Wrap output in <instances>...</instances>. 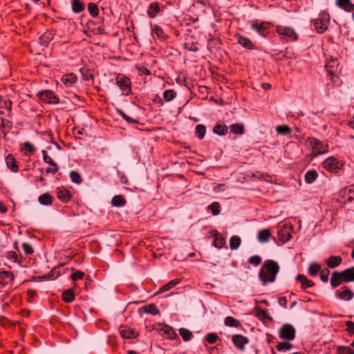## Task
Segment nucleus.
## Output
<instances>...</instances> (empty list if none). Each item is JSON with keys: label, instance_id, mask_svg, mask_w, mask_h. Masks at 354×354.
<instances>
[{"label": "nucleus", "instance_id": "f257e3e1", "mask_svg": "<svg viewBox=\"0 0 354 354\" xmlns=\"http://www.w3.org/2000/svg\"><path fill=\"white\" fill-rule=\"evenodd\" d=\"M280 270L279 263L272 259L266 260L259 271V279L263 286L275 281Z\"/></svg>", "mask_w": 354, "mask_h": 354}, {"label": "nucleus", "instance_id": "f03ea898", "mask_svg": "<svg viewBox=\"0 0 354 354\" xmlns=\"http://www.w3.org/2000/svg\"><path fill=\"white\" fill-rule=\"evenodd\" d=\"M330 19L329 13L323 10L319 13V18L312 19L314 28L317 33L322 34L328 30Z\"/></svg>", "mask_w": 354, "mask_h": 354}, {"label": "nucleus", "instance_id": "7ed1b4c3", "mask_svg": "<svg viewBox=\"0 0 354 354\" xmlns=\"http://www.w3.org/2000/svg\"><path fill=\"white\" fill-rule=\"evenodd\" d=\"M276 32L280 36L282 42L295 41L298 39V35L292 27L278 25L276 27Z\"/></svg>", "mask_w": 354, "mask_h": 354}, {"label": "nucleus", "instance_id": "20e7f679", "mask_svg": "<svg viewBox=\"0 0 354 354\" xmlns=\"http://www.w3.org/2000/svg\"><path fill=\"white\" fill-rule=\"evenodd\" d=\"M115 83L122 95L128 96L131 94V81L129 77L122 73H118L116 75Z\"/></svg>", "mask_w": 354, "mask_h": 354}, {"label": "nucleus", "instance_id": "39448f33", "mask_svg": "<svg viewBox=\"0 0 354 354\" xmlns=\"http://www.w3.org/2000/svg\"><path fill=\"white\" fill-rule=\"evenodd\" d=\"M39 101L50 104H57L59 103V97L51 90H44L37 93Z\"/></svg>", "mask_w": 354, "mask_h": 354}, {"label": "nucleus", "instance_id": "423d86ee", "mask_svg": "<svg viewBox=\"0 0 354 354\" xmlns=\"http://www.w3.org/2000/svg\"><path fill=\"white\" fill-rule=\"evenodd\" d=\"M323 167L329 172L338 173L344 166V164L339 162L333 156L328 157L322 163Z\"/></svg>", "mask_w": 354, "mask_h": 354}, {"label": "nucleus", "instance_id": "0eeeda50", "mask_svg": "<svg viewBox=\"0 0 354 354\" xmlns=\"http://www.w3.org/2000/svg\"><path fill=\"white\" fill-rule=\"evenodd\" d=\"M296 330L290 324H284L279 329V336L282 339L292 341L295 338Z\"/></svg>", "mask_w": 354, "mask_h": 354}, {"label": "nucleus", "instance_id": "6e6552de", "mask_svg": "<svg viewBox=\"0 0 354 354\" xmlns=\"http://www.w3.org/2000/svg\"><path fill=\"white\" fill-rule=\"evenodd\" d=\"M270 24L266 21L259 22L258 20H254L251 22V27L256 30L261 36L267 37L270 33Z\"/></svg>", "mask_w": 354, "mask_h": 354}, {"label": "nucleus", "instance_id": "1a4fd4ad", "mask_svg": "<svg viewBox=\"0 0 354 354\" xmlns=\"http://www.w3.org/2000/svg\"><path fill=\"white\" fill-rule=\"evenodd\" d=\"M43 160L45 163L48 164L50 166H53V168H46V173L55 174L59 169L57 164L48 155L46 151H41Z\"/></svg>", "mask_w": 354, "mask_h": 354}, {"label": "nucleus", "instance_id": "9d476101", "mask_svg": "<svg viewBox=\"0 0 354 354\" xmlns=\"http://www.w3.org/2000/svg\"><path fill=\"white\" fill-rule=\"evenodd\" d=\"M308 141L310 145L312 147L313 151L314 153L317 154H322L326 151L323 142L317 138L314 137L308 138Z\"/></svg>", "mask_w": 354, "mask_h": 354}, {"label": "nucleus", "instance_id": "9b49d317", "mask_svg": "<svg viewBox=\"0 0 354 354\" xmlns=\"http://www.w3.org/2000/svg\"><path fill=\"white\" fill-rule=\"evenodd\" d=\"M232 340L234 346L241 351H244L245 346L249 343V339L247 337L239 334L233 335Z\"/></svg>", "mask_w": 354, "mask_h": 354}, {"label": "nucleus", "instance_id": "f8f14e48", "mask_svg": "<svg viewBox=\"0 0 354 354\" xmlns=\"http://www.w3.org/2000/svg\"><path fill=\"white\" fill-rule=\"evenodd\" d=\"M14 274L11 271H0V289L12 283Z\"/></svg>", "mask_w": 354, "mask_h": 354}, {"label": "nucleus", "instance_id": "ddd939ff", "mask_svg": "<svg viewBox=\"0 0 354 354\" xmlns=\"http://www.w3.org/2000/svg\"><path fill=\"white\" fill-rule=\"evenodd\" d=\"M336 296L341 299L345 301H350L354 297V292L350 290L347 286H343L341 290H338L335 292Z\"/></svg>", "mask_w": 354, "mask_h": 354}, {"label": "nucleus", "instance_id": "4468645a", "mask_svg": "<svg viewBox=\"0 0 354 354\" xmlns=\"http://www.w3.org/2000/svg\"><path fill=\"white\" fill-rule=\"evenodd\" d=\"M330 285L333 288H337L344 282V275L342 272H333L330 279Z\"/></svg>", "mask_w": 354, "mask_h": 354}, {"label": "nucleus", "instance_id": "2eb2a0df", "mask_svg": "<svg viewBox=\"0 0 354 354\" xmlns=\"http://www.w3.org/2000/svg\"><path fill=\"white\" fill-rule=\"evenodd\" d=\"M210 235L214 238L213 245L218 249L222 248L225 244V240L223 237L219 236V232L216 230H212L209 232Z\"/></svg>", "mask_w": 354, "mask_h": 354}, {"label": "nucleus", "instance_id": "dca6fc26", "mask_svg": "<svg viewBox=\"0 0 354 354\" xmlns=\"http://www.w3.org/2000/svg\"><path fill=\"white\" fill-rule=\"evenodd\" d=\"M238 43L243 48L253 50L255 49V45L252 41L248 37L241 35L240 34L236 35Z\"/></svg>", "mask_w": 354, "mask_h": 354}, {"label": "nucleus", "instance_id": "f3484780", "mask_svg": "<svg viewBox=\"0 0 354 354\" xmlns=\"http://www.w3.org/2000/svg\"><path fill=\"white\" fill-rule=\"evenodd\" d=\"M161 11V7L158 2H152L149 5L147 11V15L149 18L153 19L157 17L158 14Z\"/></svg>", "mask_w": 354, "mask_h": 354}, {"label": "nucleus", "instance_id": "a211bd4d", "mask_svg": "<svg viewBox=\"0 0 354 354\" xmlns=\"http://www.w3.org/2000/svg\"><path fill=\"white\" fill-rule=\"evenodd\" d=\"M336 6L347 12L354 10V4L351 0H335Z\"/></svg>", "mask_w": 354, "mask_h": 354}, {"label": "nucleus", "instance_id": "6ab92c4d", "mask_svg": "<svg viewBox=\"0 0 354 354\" xmlns=\"http://www.w3.org/2000/svg\"><path fill=\"white\" fill-rule=\"evenodd\" d=\"M296 280L301 283V288L302 290H306L315 286V283L303 274H299L296 277Z\"/></svg>", "mask_w": 354, "mask_h": 354}, {"label": "nucleus", "instance_id": "aec40b11", "mask_svg": "<svg viewBox=\"0 0 354 354\" xmlns=\"http://www.w3.org/2000/svg\"><path fill=\"white\" fill-rule=\"evenodd\" d=\"M71 194L69 190L65 188H58L57 191V197L62 203H68L71 199Z\"/></svg>", "mask_w": 354, "mask_h": 354}, {"label": "nucleus", "instance_id": "412c9836", "mask_svg": "<svg viewBox=\"0 0 354 354\" xmlns=\"http://www.w3.org/2000/svg\"><path fill=\"white\" fill-rule=\"evenodd\" d=\"M151 32L153 35H156L161 41H165L169 38L163 29L157 24L151 25Z\"/></svg>", "mask_w": 354, "mask_h": 354}, {"label": "nucleus", "instance_id": "4be33fe9", "mask_svg": "<svg viewBox=\"0 0 354 354\" xmlns=\"http://www.w3.org/2000/svg\"><path fill=\"white\" fill-rule=\"evenodd\" d=\"M324 262L329 268L333 269L342 263V258L340 256H330Z\"/></svg>", "mask_w": 354, "mask_h": 354}, {"label": "nucleus", "instance_id": "5701e85b", "mask_svg": "<svg viewBox=\"0 0 354 354\" xmlns=\"http://www.w3.org/2000/svg\"><path fill=\"white\" fill-rule=\"evenodd\" d=\"M55 35V31L53 30H47L39 37L40 44L42 46H48L49 42L52 41Z\"/></svg>", "mask_w": 354, "mask_h": 354}, {"label": "nucleus", "instance_id": "b1692460", "mask_svg": "<svg viewBox=\"0 0 354 354\" xmlns=\"http://www.w3.org/2000/svg\"><path fill=\"white\" fill-rule=\"evenodd\" d=\"M338 62L337 59H330L326 63V70L328 75L337 74L338 73Z\"/></svg>", "mask_w": 354, "mask_h": 354}, {"label": "nucleus", "instance_id": "393cba45", "mask_svg": "<svg viewBox=\"0 0 354 354\" xmlns=\"http://www.w3.org/2000/svg\"><path fill=\"white\" fill-rule=\"evenodd\" d=\"M6 164L7 167L13 172H17L19 169V165L17 160L14 157V156L11 153H9L6 157Z\"/></svg>", "mask_w": 354, "mask_h": 354}, {"label": "nucleus", "instance_id": "a878e982", "mask_svg": "<svg viewBox=\"0 0 354 354\" xmlns=\"http://www.w3.org/2000/svg\"><path fill=\"white\" fill-rule=\"evenodd\" d=\"M120 333L123 338L132 339L136 338L138 336L139 333L135 330L131 328H120Z\"/></svg>", "mask_w": 354, "mask_h": 354}, {"label": "nucleus", "instance_id": "bb28decb", "mask_svg": "<svg viewBox=\"0 0 354 354\" xmlns=\"http://www.w3.org/2000/svg\"><path fill=\"white\" fill-rule=\"evenodd\" d=\"M64 266V263L59 264L54 267L48 274L43 275L41 278L46 280L57 279L60 275L61 268Z\"/></svg>", "mask_w": 354, "mask_h": 354}, {"label": "nucleus", "instance_id": "cd10ccee", "mask_svg": "<svg viewBox=\"0 0 354 354\" xmlns=\"http://www.w3.org/2000/svg\"><path fill=\"white\" fill-rule=\"evenodd\" d=\"M256 316L259 318L261 322L266 321H272V318L269 315V313L267 309H263L259 307L255 308Z\"/></svg>", "mask_w": 354, "mask_h": 354}, {"label": "nucleus", "instance_id": "c85d7f7f", "mask_svg": "<svg viewBox=\"0 0 354 354\" xmlns=\"http://www.w3.org/2000/svg\"><path fill=\"white\" fill-rule=\"evenodd\" d=\"M61 80L66 86H71L77 81V77L74 73H71L64 75Z\"/></svg>", "mask_w": 354, "mask_h": 354}, {"label": "nucleus", "instance_id": "c756f323", "mask_svg": "<svg viewBox=\"0 0 354 354\" xmlns=\"http://www.w3.org/2000/svg\"><path fill=\"white\" fill-rule=\"evenodd\" d=\"M71 8L74 13L78 14L85 9V4L81 0H72Z\"/></svg>", "mask_w": 354, "mask_h": 354}, {"label": "nucleus", "instance_id": "7c9ffc66", "mask_svg": "<svg viewBox=\"0 0 354 354\" xmlns=\"http://www.w3.org/2000/svg\"><path fill=\"white\" fill-rule=\"evenodd\" d=\"M318 178V173L316 170H309L308 171L304 176L305 182L307 184H311L314 183L317 178Z\"/></svg>", "mask_w": 354, "mask_h": 354}, {"label": "nucleus", "instance_id": "2f4dec72", "mask_svg": "<svg viewBox=\"0 0 354 354\" xmlns=\"http://www.w3.org/2000/svg\"><path fill=\"white\" fill-rule=\"evenodd\" d=\"M271 232L268 229H263L259 231L258 234V240L261 243H266L271 237Z\"/></svg>", "mask_w": 354, "mask_h": 354}, {"label": "nucleus", "instance_id": "473e14b6", "mask_svg": "<svg viewBox=\"0 0 354 354\" xmlns=\"http://www.w3.org/2000/svg\"><path fill=\"white\" fill-rule=\"evenodd\" d=\"M228 128L224 123H218L213 128V132L218 136H224L227 134Z\"/></svg>", "mask_w": 354, "mask_h": 354}, {"label": "nucleus", "instance_id": "72a5a7b5", "mask_svg": "<svg viewBox=\"0 0 354 354\" xmlns=\"http://www.w3.org/2000/svg\"><path fill=\"white\" fill-rule=\"evenodd\" d=\"M344 282L354 281V266L346 268L342 271Z\"/></svg>", "mask_w": 354, "mask_h": 354}, {"label": "nucleus", "instance_id": "f704fd0d", "mask_svg": "<svg viewBox=\"0 0 354 354\" xmlns=\"http://www.w3.org/2000/svg\"><path fill=\"white\" fill-rule=\"evenodd\" d=\"M62 299L66 303H71L75 300V293L72 289H68L63 292Z\"/></svg>", "mask_w": 354, "mask_h": 354}, {"label": "nucleus", "instance_id": "c9c22d12", "mask_svg": "<svg viewBox=\"0 0 354 354\" xmlns=\"http://www.w3.org/2000/svg\"><path fill=\"white\" fill-rule=\"evenodd\" d=\"M278 238L283 242L286 243L292 238L291 234L286 229H281L278 231Z\"/></svg>", "mask_w": 354, "mask_h": 354}, {"label": "nucleus", "instance_id": "e433bc0d", "mask_svg": "<svg viewBox=\"0 0 354 354\" xmlns=\"http://www.w3.org/2000/svg\"><path fill=\"white\" fill-rule=\"evenodd\" d=\"M232 133L236 135H242L245 132L244 125L240 123H234L230 126Z\"/></svg>", "mask_w": 354, "mask_h": 354}, {"label": "nucleus", "instance_id": "4c0bfd02", "mask_svg": "<svg viewBox=\"0 0 354 354\" xmlns=\"http://www.w3.org/2000/svg\"><path fill=\"white\" fill-rule=\"evenodd\" d=\"M160 331L162 332V335H165L170 339H173L177 335L173 328L167 325L165 326Z\"/></svg>", "mask_w": 354, "mask_h": 354}, {"label": "nucleus", "instance_id": "58836bf2", "mask_svg": "<svg viewBox=\"0 0 354 354\" xmlns=\"http://www.w3.org/2000/svg\"><path fill=\"white\" fill-rule=\"evenodd\" d=\"M126 203V199L122 195H115L111 200V204L114 207H123Z\"/></svg>", "mask_w": 354, "mask_h": 354}, {"label": "nucleus", "instance_id": "ea45409f", "mask_svg": "<svg viewBox=\"0 0 354 354\" xmlns=\"http://www.w3.org/2000/svg\"><path fill=\"white\" fill-rule=\"evenodd\" d=\"M38 201L41 205H50L53 203V198L48 193H44L39 197Z\"/></svg>", "mask_w": 354, "mask_h": 354}, {"label": "nucleus", "instance_id": "a19ab883", "mask_svg": "<svg viewBox=\"0 0 354 354\" xmlns=\"http://www.w3.org/2000/svg\"><path fill=\"white\" fill-rule=\"evenodd\" d=\"M80 72L85 81L93 80V75L88 67L84 66L81 68Z\"/></svg>", "mask_w": 354, "mask_h": 354}, {"label": "nucleus", "instance_id": "79ce46f5", "mask_svg": "<svg viewBox=\"0 0 354 354\" xmlns=\"http://www.w3.org/2000/svg\"><path fill=\"white\" fill-rule=\"evenodd\" d=\"M224 324L227 326L234 328H238L241 326L240 322L231 316H227L225 318Z\"/></svg>", "mask_w": 354, "mask_h": 354}, {"label": "nucleus", "instance_id": "37998d69", "mask_svg": "<svg viewBox=\"0 0 354 354\" xmlns=\"http://www.w3.org/2000/svg\"><path fill=\"white\" fill-rule=\"evenodd\" d=\"M143 311L147 314H151L153 315H158L160 313L159 310L154 304L147 305L142 308Z\"/></svg>", "mask_w": 354, "mask_h": 354}, {"label": "nucleus", "instance_id": "c03bdc74", "mask_svg": "<svg viewBox=\"0 0 354 354\" xmlns=\"http://www.w3.org/2000/svg\"><path fill=\"white\" fill-rule=\"evenodd\" d=\"M241 243V238L237 235H234L230 240V248L231 250H236L239 248Z\"/></svg>", "mask_w": 354, "mask_h": 354}, {"label": "nucleus", "instance_id": "a18cd8bd", "mask_svg": "<svg viewBox=\"0 0 354 354\" xmlns=\"http://www.w3.org/2000/svg\"><path fill=\"white\" fill-rule=\"evenodd\" d=\"M321 269L322 267L319 263L316 262L311 263L308 268V274L310 276H316L320 272Z\"/></svg>", "mask_w": 354, "mask_h": 354}, {"label": "nucleus", "instance_id": "49530a36", "mask_svg": "<svg viewBox=\"0 0 354 354\" xmlns=\"http://www.w3.org/2000/svg\"><path fill=\"white\" fill-rule=\"evenodd\" d=\"M88 11L89 15L93 17H97L99 15L98 6L93 2H90L88 4Z\"/></svg>", "mask_w": 354, "mask_h": 354}, {"label": "nucleus", "instance_id": "de8ad7c7", "mask_svg": "<svg viewBox=\"0 0 354 354\" xmlns=\"http://www.w3.org/2000/svg\"><path fill=\"white\" fill-rule=\"evenodd\" d=\"M221 205L218 202H213L207 206V209L211 211L213 216H217L221 212Z\"/></svg>", "mask_w": 354, "mask_h": 354}, {"label": "nucleus", "instance_id": "09e8293b", "mask_svg": "<svg viewBox=\"0 0 354 354\" xmlns=\"http://www.w3.org/2000/svg\"><path fill=\"white\" fill-rule=\"evenodd\" d=\"M206 133V127L204 124H198L196 127L195 134L198 138L202 140L204 138Z\"/></svg>", "mask_w": 354, "mask_h": 354}, {"label": "nucleus", "instance_id": "8fccbe9b", "mask_svg": "<svg viewBox=\"0 0 354 354\" xmlns=\"http://www.w3.org/2000/svg\"><path fill=\"white\" fill-rule=\"evenodd\" d=\"M276 131L279 135H288L292 133V129L288 125H279L276 127Z\"/></svg>", "mask_w": 354, "mask_h": 354}, {"label": "nucleus", "instance_id": "3c124183", "mask_svg": "<svg viewBox=\"0 0 354 354\" xmlns=\"http://www.w3.org/2000/svg\"><path fill=\"white\" fill-rule=\"evenodd\" d=\"M180 281L178 279H174L169 281L167 284L164 285L162 287L160 288V292H164L169 290L173 287L179 283Z\"/></svg>", "mask_w": 354, "mask_h": 354}, {"label": "nucleus", "instance_id": "603ef678", "mask_svg": "<svg viewBox=\"0 0 354 354\" xmlns=\"http://www.w3.org/2000/svg\"><path fill=\"white\" fill-rule=\"evenodd\" d=\"M179 334L185 342L190 340L193 337L192 332L184 328L179 329Z\"/></svg>", "mask_w": 354, "mask_h": 354}, {"label": "nucleus", "instance_id": "864d4df0", "mask_svg": "<svg viewBox=\"0 0 354 354\" xmlns=\"http://www.w3.org/2000/svg\"><path fill=\"white\" fill-rule=\"evenodd\" d=\"M176 92L173 89L166 90L163 93V99L166 102H170L176 97Z\"/></svg>", "mask_w": 354, "mask_h": 354}, {"label": "nucleus", "instance_id": "5fc2aeb1", "mask_svg": "<svg viewBox=\"0 0 354 354\" xmlns=\"http://www.w3.org/2000/svg\"><path fill=\"white\" fill-rule=\"evenodd\" d=\"M292 347V344L288 342H281L276 346L278 351H290Z\"/></svg>", "mask_w": 354, "mask_h": 354}, {"label": "nucleus", "instance_id": "6e6d98bb", "mask_svg": "<svg viewBox=\"0 0 354 354\" xmlns=\"http://www.w3.org/2000/svg\"><path fill=\"white\" fill-rule=\"evenodd\" d=\"M336 354H354V350H353L350 346H338L337 347Z\"/></svg>", "mask_w": 354, "mask_h": 354}, {"label": "nucleus", "instance_id": "4d7b16f0", "mask_svg": "<svg viewBox=\"0 0 354 354\" xmlns=\"http://www.w3.org/2000/svg\"><path fill=\"white\" fill-rule=\"evenodd\" d=\"M69 176L71 181L76 184H80L82 182V178L80 174L76 171H71Z\"/></svg>", "mask_w": 354, "mask_h": 354}, {"label": "nucleus", "instance_id": "13d9d810", "mask_svg": "<svg viewBox=\"0 0 354 354\" xmlns=\"http://www.w3.org/2000/svg\"><path fill=\"white\" fill-rule=\"evenodd\" d=\"M6 257L16 263H21L22 259V257L21 255L18 256L15 251L8 252Z\"/></svg>", "mask_w": 354, "mask_h": 354}, {"label": "nucleus", "instance_id": "bf43d9fd", "mask_svg": "<svg viewBox=\"0 0 354 354\" xmlns=\"http://www.w3.org/2000/svg\"><path fill=\"white\" fill-rule=\"evenodd\" d=\"M135 68L138 71L139 75H150L151 74V71L142 65L136 64Z\"/></svg>", "mask_w": 354, "mask_h": 354}, {"label": "nucleus", "instance_id": "052dcab7", "mask_svg": "<svg viewBox=\"0 0 354 354\" xmlns=\"http://www.w3.org/2000/svg\"><path fill=\"white\" fill-rule=\"evenodd\" d=\"M21 149L24 151V153L26 154L27 152L33 153L35 151V147L32 143L26 142L23 144Z\"/></svg>", "mask_w": 354, "mask_h": 354}, {"label": "nucleus", "instance_id": "680f3d73", "mask_svg": "<svg viewBox=\"0 0 354 354\" xmlns=\"http://www.w3.org/2000/svg\"><path fill=\"white\" fill-rule=\"evenodd\" d=\"M248 261L249 263L253 265L254 266H258L261 263L262 259L259 255H254L250 257Z\"/></svg>", "mask_w": 354, "mask_h": 354}, {"label": "nucleus", "instance_id": "e2e57ef3", "mask_svg": "<svg viewBox=\"0 0 354 354\" xmlns=\"http://www.w3.org/2000/svg\"><path fill=\"white\" fill-rule=\"evenodd\" d=\"M218 339L219 337L214 333H208L205 337V339L209 344H214Z\"/></svg>", "mask_w": 354, "mask_h": 354}, {"label": "nucleus", "instance_id": "0e129e2a", "mask_svg": "<svg viewBox=\"0 0 354 354\" xmlns=\"http://www.w3.org/2000/svg\"><path fill=\"white\" fill-rule=\"evenodd\" d=\"M1 127L3 128V129H8L7 132H5V131L3 132V133L4 135H6L8 133V131L12 129V122H10L8 120H5V119L1 118Z\"/></svg>", "mask_w": 354, "mask_h": 354}, {"label": "nucleus", "instance_id": "69168bd1", "mask_svg": "<svg viewBox=\"0 0 354 354\" xmlns=\"http://www.w3.org/2000/svg\"><path fill=\"white\" fill-rule=\"evenodd\" d=\"M194 41H187L185 44V48L191 52H197L198 48Z\"/></svg>", "mask_w": 354, "mask_h": 354}, {"label": "nucleus", "instance_id": "338daca9", "mask_svg": "<svg viewBox=\"0 0 354 354\" xmlns=\"http://www.w3.org/2000/svg\"><path fill=\"white\" fill-rule=\"evenodd\" d=\"M0 108L11 111L12 101L10 100H0Z\"/></svg>", "mask_w": 354, "mask_h": 354}, {"label": "nucleus", "instance_id": "774afa93", "mask_svg": "<svg viewBox=\"0 0 354 354\" xmlns=\"http://www.w3.org/2000/svg\"><path fill=\"white\" fill-rule=\"evenodd\" d=\"M330 274V270L328 268H324L320 270V279L323 282H327L328 281V276Z\"/></svg>", "mask_w": 354, "mask_h": 354}]
</instances>
